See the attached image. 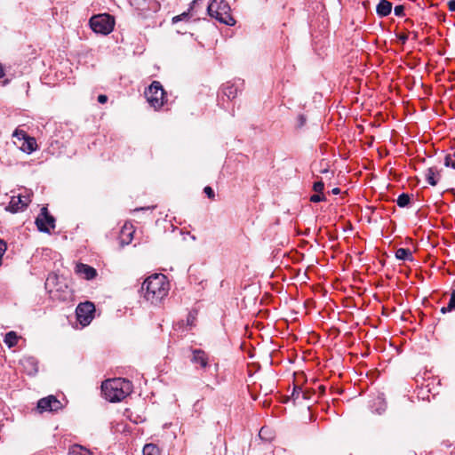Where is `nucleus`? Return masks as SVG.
I'll use <instances>...</instances> for the list:
<instances>
[{"label":"nucleus","mask_w":455,"mask_h":455,"mask_svg":"<svg viewBox=\"0 0 455 455\" xmlns=\"http://www.w3.org/2000/svg\"><path fill=\"white\" fill-rule=\"evenodd\" d=\"M170 284L163 274H153L142 283L141 291L144 298L151 304L157 305L167 296Z\"/></svg>","instance_id":"nucleus-1"},{"label":"nucleus","mask_w":455,"mask_h":455,"mask_svg":"<svg viewBox=\"0 0 455 455\" xmlns=\"http://www.w3.org/2000/svg\"><path fill=\"white\" fill-rule=\"evenodd\" d=\"M132 382L121 378L105 380L101 385L104 397L111 403L122 401L132 393Z\"/></svg>","instance_id":"nucleus-2"},{"label":"nucleus","mask_w":455,"mask_h":455,"mask_svg":"<svg viewBox=\"0 0 455 455\" xmlns=\"http://www.w3.org/2000/svg\"><path fill=\"white\" fill-rule=\"evenodd\" d=\"M230 7L224 0H213L207 7L208 14L218 20L220 23L233 26L235 23L234 18L229 14Z\"/></svg>","instance_id":"nucleus-3"},{"label":"nucleus","mask_w":455,"mask_h":455,"mask_svg":"<svg viewBox=\"0 0 455 455\" xmlns=\"http://www.w3.org/2000/svg\"><path fill=\"white\" fill-rule=\"evenodd\" d=\"M91 28L95 33L108 35L112 32L115 25L114 19L108 13L94 15L89 21Z\"/></svg>","instance_id":"nucleus-4"},{"label":"nucleus","mask_w":455,"mask_h":455,"mask_svg":"<svg viewBox=\"0 0 455 455\" xmlns=\"http://www.w3.org/2000/svg\"><path fill=\"white\" fill-rule=\"evenodd\" d=\"M145 94L148 103L154 108H160L164 105L165 92L160 82L153 81Z\"/></svg>","instance_id":"nucleus-5"},{"label":"nucleus","mask_w":455,"mask_h":455,"mask_svg":"<svg viewBox=\"0 0 455 455\" xmlns=\"http://www.w3.org/2000/svg\"><path fill=\"white\" fill-rule=\"evenodd\" d=\"M95 306L92 302L85 301L78 304L76 309V315L78 322L86 326L90 324L94 317Z\"/></svg>","instance_id":"nucleus-6"},{"label":"nucleus","mask_w":455,"mask_h":455,"mask_svg":"<svg viewBox=\"0 0 455 455\" xmlns=\"http://www.w3.org/2000/svg\"><path fill=\"white\" fill-rule=\"evenodd\" d=\"M36 225L40 232L50 234V228H55V218L49 213L46 207H43L40 215L36 219Z\"/></svg>","instance_id":"nucleus-7"},{"label":"nucleus","mask_w":455,"mask_h":455,"mask_svg":"<svg viewBox=\"0 0 455 455\" xmlns=\"http://www.w3.org/2000/svg\"><path fill=\"white\" fill-rule=\"evenodd\" d=\"M61 408L60 402L53 395L40 399L37 403V409L40 412L57 411Z\"/></svg>","instance_id":"nucleus-8"},{"label":"nucleus","mask_w":455,"mask_h":455,"mask_svg":"<svg viewBox=\"0 0 455 455\" xmlns=\"http://www.w3.org/2000/svg\"><path fill=\"white\" fill-rule=\"evenodd\" d=\"M29 202L30 200L28 197L22 196L20 195L18 196H12L5 210L12 213L22 212L27 208Z\"/></svg>","instance_id":"nucleus-9"},{"label":"nucleus","mask_w":455,"mask_h":455,"mask_svg":"<svg viewBox=\"0 0 455 455\" xmlns=\"http://www.w3.org/2000/svg\"><path fill=\"white\" fill-rule=\"evenodd\" d=\"M190 361L194 364H198L201 368H206L209 363L207 354L202 349H193Z\"/></svg>","instance_id":"nucleus-10"},{"label":"nucleus","mask_w":455,"mask_h":455,"mask_svg":"<svg viewBox=\"0 0 455 455\" xmlns=\"http://www.w3.org/2000/svg\"><path fill=\"white\" fill-rule=\"evenodd\" d=\"M76 273L83 275L86 280H92L97 276V270L86 264L79 263L76 267Z\"/></svg>","instance_id":"nucleus-11"},{"label":"nucleus","mask_w":455,"mask_h":455,"mask_svg":"<svg viewBox=\"0 0 455 455\" xmlns=\"http://www.w3.org/2000/svg\"><path fill=\"white\" fill-rule=\"evenodd\" d=\"M243 82L239 84L232 82H228L222 85V92L228 100H233L237 96V93L242 91Z\"/></svg>","instance_id":"nucleus-12"},{"label":"nucleus","mask_w":455,"mask_h":455,"mask_svg":"<svg viewBox=\"0 0 455 455\" xmlns=\"http://www.w3.org/2000/svg\"><path fill=\"white\" fill-rule=\"evenodd\" d=\"M13 136L20 138L21 136L25 140V144H23V150L28 153H31L36 150V142L34 138L28 136L25 132L16 130L13 133Z\"/></svg>","instance_id":"nucleus-13"},{"label":"nucleus","mask_w":455,"mask_h":455,"mask_svg":"<svg viewBox=\"0 0 455 455\" xmlns=\"http://www.w3.org/2000/svg\"><path fill=\"white\" fill-rule=\"evenodd\" d=\"M441 175L436 168L430 167L425 172V179L431 186H436L440 180Z\"/></svg>","instance_id":"nucleus-14"},{"label":"nucleus","mask_w":455,"mask_h":455,"mask_svg":"<svg viewBox=\"0 0 455 455\" xmlns=\"http://www.w3.org/2000/svg\"><path fill=\"white\" fill-rule=\"evenodd\" d=\"M392 11V4L387 0H380L376 7L377 14L379 17H386Z\"/></svg>","instance_id":"nucleus-15"},{"label":"nucleus","mask_w":455,"mask_h":455,"mask_svg":"<svg viewBox=\"0 0 455 455\" xmlns=\"http://www.w3.org/2000/svg\"><path fill=\"white\" fill-rule=\"evenodd\" d=\"M371 408L373 411H375L378 414H382L387 410V403L385 401V398L382 395H378L376 399H374Z\"/></svg>","instance_id":"nucleus-16"},{"label":"nucleus","mask_w":455,"mask_h":455,"mask_svg":"<svg viewBox=\"0 0 455 455\" xmlns=\"http://www.w3.org/2000/svg\"><path fill=\"white\" fill-rule=\"evenodd\" d=\"M302 397L304 400L310 399V392L309 390H302L300 387L294 386L293 391L291 393V399L296 402L299 399V397Z\"/></svg>","instance_id":"nucleus-17"},{"label":"nucleus","mask_w":455,"mask_h":455,"mask_svg":"<svg viewBox=\"0 0 455 455\" xmlns=\"http://www.w3.org/2000/svg\"><path fill=\"white\" fill-rule=\"evenodd\" d=\"M395 258L399 260L413 261V256L410 249L399 248L395 251Z\"/></svg>","instance_id":"nucleus-18"},{"label":"nucleus","mask_w":455,"mask_h":455,"mask_svg":"<svg viewBox=\"0 0 455 455\" xmlns=\"http://www.w3.org/2000/svg\"><path fill=\"white\" fill-rule=\"evenodd\" d=\"M70 455H92V451L87 448L79 445L74 444L69 448Z\"/></svg>","instance_id":"nucleus-19"},{"label":"nucleus","mask_w":455,"mask_h":455,"mask_svg":"<svg viewBox=\"0 0 455 455\" xmlns=\"http://www.w3.org/2000/svg\"><path fill=\"white\" fill-rule=\"evenodd\" d=\"M130 4L134 7L136 10L144 11L146 9H150V5L148 4V0H128Z\"/></svg>","instance_id":"nucleus-20"},{"label":"nucleus","mask_w":455,"mask_h":455,"mask_svg":"<svg viewBox=\"0 0 455 455\" xmlns=\"http://www.w3.org/2000/svg\"><path fill=\"white\" fill-rule=\"evenodd\" d=\"M59 276L56 274H50L45 282V288L49 289V292H52L53 288L58 284Z\"/></svg>","instance_id":"nucleus-21"},{"label":"nucleus","mask_w":455,"mask_h":455,"mask_svg":"<svg viewBox=\"0 0 455 455\" xmlns=\"http://www.w3.org/2000/svg\"><path fill=\"white\" fill-rule=\"evenodd\" d=\"M18 342V335L15 331H9L5 334L4 343L9 347H14Z\"/></svg>","instance_id":"nucleus-22"},{"label":"nucleus","mask_w":455,"mask_h":455,"mask_svg":"<svg viewBox=\"0 0 455 455\" xmlns=\"http://www.w3.org/2000/svg\"><path fill=\"white\" fill-rule=\"evenodd\" d=\"M143 455H160L159 448L154 443H147L143 448Z\"/></svg>","instance_id":"nucleus-23"},{"label":"nucleus","mask_w":455,"mask_h":455,"mask_svg":"<svg viewBox=\"0 0 455 455\" xmlns=\"http://www.w3.org/2000/svg\"><path fill=\"white\" fill-rule=\"evenodd\" d=\"M410 203H411V196L406 193L401 194L396 199V204L401 208L407 207L410 204Z\"/></svg>","instance_id":"nucleus-24"},{"label":"nucleus","mask_w":455,"mask_h":455,"mask_svg":"<svg viewBox=\"0 0 455 455\" xmlns=\"http://www.w3.org/2000/svg\"><path fill=\"white\" fill-rule=\"evenodd\" d=\"M455 310V291L452 292L451 298H450V300H449V303L446 307H443L441 308V312L443 314H445L447 312H451V311H453Z\"/></svg>","instance_id":"nucleus-25"},{"label":"nucleus","mask_w":455,"mask_h":455,"mask_svg":"<svg viewBox=\"0 0 455 455\" xmlns=\"http://www.w3.org/2000/svg\"><path fill=\"white\" fill-rule=\"evenodd\" d=\"M444 164L446 167L455 169V158L451 155H447L444 159Z\"/></svg>","instance_id":"nucleus-26"},{"label":"nucleus","mask_w":455,"mask_h":455,"mask_svg":"<svg viewBox=\"0 0 455 455\" xmlns=\"http://www.w3.org/2000/svg\"><path fill=\"white\" fill-rule=\"evenodd\" d=\"M325 200H326V198L323 193H316L310 196V201L313 203H319V202H323Z\"/></svg>","instance_id":"nucleus-27"},{"label":"nucleus","mask_w":455,"mask_h":455,"mask_svg":"<svg viewBox=\"0 0 455 455\" xmlns=\"http://www.w3.org/2000/svg\"><path fill=\"white\" fill-rule=\"evenodd\" d=\"M267 432H268V429L267 427H263L259 430V436L261 439H264V440H267V441H270L272 439V436L270 435H268Z\"/></svg>","instance_id":"nucleus-28"},{"label":"nucleus","mask_w":455,"mask_h":455,"mask_svg":"<svg viewBox=\"0 0 455 455\" xmlns=\"http://www.w3.org/2000/svg\"><path fill=\"white\" fill-rule=\"evenodd\" d=\"M323 188H324V184L322 180L316 181L313 185V189L316 193H323Z\"/></svg>","instance_id":"nucleus-29"},{"label":"nucleus","mask_w":455,"mask_h":455,"mask_svg":"<svg viewBox=\"0 0 455 455\" xmlns=\"http://www.w3.org/2000/svg\"><path fill=\"white\" fill-rule=\"evenodd\" d=\"M394 13L395 16H398V17L403 16L404 15V6L402 4L395 6Z\"/></svg>","instance_id":"nucleus-30"},{"label":"nucleus","mask_w":455,"mask_h":455,"mask_svg":"<svg viewBox=\"0 0 455 455\" xmlns=\"http://www.w3.org/2000/svg\"><path fill=\"white\" fill-rule=\"evenodd\" d=\"M306 121H307V119L304 115H299V116L297 118L296 127L299 129L302 128L305 125Z\"/></svg>","instance_id":"nucleus-31"},{"label":"nucleus","mask_w":455,"mask_h":455,"mask_svg":"<svg viewBox=\"0 0 455 455\" xmlns=\"http://www.w3.org/2000/svg\"><path fill=\"white\" fill-rule=\"evenodd\" d=\"M188 15H189L188 12H184L180 15H177V16L173 17L172 18V23H177L180 20H185V19H187L188 17Z\"/></svg>","instance_id":"nucleus-32"},{"label":"nucleus","mask_w":455,"mask_h":455,"mask_svg":"<svg viewBox=\"0 0 455 455\" xmlns=\"http://www.w3.org/2000/svg\"><path fill=\"white\" fill-rule=\"evenodd\" d=\"M204 192L205 193L207 197L210 198V199H213L214 196H215L213 189L211 187H209V186L204 188Z\"/></svg>","instance_id":"nucleus-33"},{"label":"nucleus","mask_w":455,"mask_h":455,"mask_svg":"<svg viewBox=\"0 0 455 455\" xmlns=\"http://www.w3.org/2000/svg\"><path fill=\"white\" fill-rule=\"evenodd\" d=\"M397 37H398L399 41H400L403 44H404L407 42V40L409 39V36H408V35H406V34L398 35V36H397Z\"/></svg>","instance_id":"nucleus-34"},{"label":"nucleus","mask_w":455,"mask_h":455,"mask_svg":"<svg viewBox=\"0 0 455 455\" xmlns=\"http://www.w3.org/2000/svg\"><path fill=\"white\" fill-rule=\"evenodd\" d=\"M98 101L101 104H104L108 101V96L105 94H100L98 96Z\"/></svg>","instance_id":"nucleus-35"},{"label":"nucleus","mask_w":455,"mask_h":455,"mask_svg":"<svg viewBox=\"0 0 455 455\" xmlns=\"http://www.w3.org/2000/svg\"><path fill=\"white\" fill-rule=\"evenodd\" d=\"M195 320H196V316L192 313H189L188 316V320H187L188 324L192 326L194 324Z\"/></svg>","instance_id":"nucleus-36"},{"label":"nucleus","mask_w":455,"mask_h":455,"mask_svg":"<svg viewBox=\"0 0 455 455\" xmlns=\"http://www.w3.org/2000/svg\"><path fill=\"white\" fill-rule=\"evenodd\" d=\"M7 248L6 243L0 238V252H5Z\"/></svg>","instance_id":"nucleus-37"},{"label":"nucleus","mask_w":455,"mask_h":455,"mask_svg":"<svg viewBox=\"0 0 455 455\" xmlns=\"http://www.w3.org/2000/svg\"><path fill=\"white\" fill-rule=\"evenodd\" d=\"M448 7L450 12H455V0L449 1Z\"/></svg>","instance_id":"nucleus-38"},{"label":"nucleus","mask_w":455,"mask_h":455,"mask_svg":"<svg viewBox=\"0 0 455 455\" xmlns=\"http://www.w3.org/2000/svg\"><path fill=\"white\" fill-rule=\"evenodd\" d=\"M128 236H129V239L127 241H122V244L125 243V244H128L131 243L132 239V232H129L128 233Z\"/></svg>","instance_id":"nucleus-39"},{"label":"nucleus","mask_w":455,"mask_h":455,"mask_svg":"<svg viewBox=\"0 0 455 455\" xmlns=\"http://www.w3.org/2000/svg\"><path fill=\"white\" fill-rule=\"evenodd\" d=\"M4 76H5L4 68L3 65L0 63V79L4 77Z\"/></svg>","instance_id":"nucleus-40"},{"label":"nucleus","mask_w":455,"mask_h":455,"mask_svg":"<svg viewBox=\"0 0 455 455\" xmlns=\"http://www.w3.org/2000/svg\"><path fill=\"white\" fill-rule=\"evenodd\" d=\"M196 2H197V0H194V1H192V3L190 4L189 8H188V12L194 9V7H195V5H196Z\"/></svg>","instance_id":"nucleus-41"},{"label":"nucleus","mask_w":455,"mask_h":455,"mask_svg":"<svg viewBox=\"0 0 455 455\" xmlns=\"http://www.w3.org/2000/svg\"><path fill=\"white\" fill-rule=\"evenodd\" d=\"M331 193L333 195H339L340 193V189L339 188H334L332 190H331Z\"/></svg>","instance_id":"nucleus-42"},{"label":"nucleus","mask_w":455,"mask_h":455,"mask_svg":"<svg viewBox=\"0 0 455 455\" xmlns=\"http://www.w3.org/2000/svg\"><path fill=\"white\" fill-rule=\"evenodd\" d=\"M412 34H413V39L417 40L418 33L417 32H412Z\"/></svg>","instance_id":"nucleus-43"},{"label":"nucleus","mask_w":455,"mask_h":455,"mask_svg":"<svg viewBox=\"0 0 455 455\" xmlns=\"http://www.w3.org/2000/svg\"><path fill=\"white\" fill-rule=\"evenodd\" d=\"M319 389H320L321 393L323 394L324 392V390H325V387H323V386H320Z\"/></svg>","instance_id":"nucleus-44"},{"label":"nucleus","mask_w":455,"mask_h":455,"mask_svg":"<svg viewBox=\"0 0 455 455\" xmlns=\"http://www.w3.org/2000/svg\"><path fill=\"white\" fill-rule=\"evenodd\" d=\"M9 82H10V81H9L8 79H6V80L3 81V85H6V84H9Z\"/></svg>","instance_id":"nucleus-45"},{"label":"nucleus","mask_w":455,"mask_h":455,"mask_svg":"<svg viewBox=\"0 0 455 455\" xmlns=\"http://www.w3.org/2000/svg\"><path fill=\"white\" fill-rule=\"evenodd\" d=\"M146 208L144 207H141L140 209H136V211H139V210H145Z\"/></svg>","instance_id":"nucleus-46"},{"label":"nucleus","mask_w":455,"mask_h":455,"mask_svg":"<svg viewBox=\"0 0 455 455\" xmlns=\"http://www.w3.org/2000/svg\"><path fill=\"white\" fill-rule=\"evenodd\" d=\"M451 156H453V158L455 159V153L451 155Z\"/></svg>","instance_id":"nucleus-47"}]
</instances>
